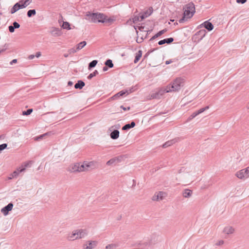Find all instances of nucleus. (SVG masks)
I'll return each mask as SVG.
<instances>
[{
    "label": "nucleus",
    "instance_id": "nucleus-1",
    "mask_svg": "<svg viewBox=\"0 0 249 249\" xmlns=\"http://www.w3.org/2000/svg\"><path fill=\"white\" fill-rule=\"evenodd\" d=\"M185 80L181 77H178L166 87L159 89L153 94V98H159L166 93L176 92L178 91L183 87Z\"/></svg>",
    "mask_w": 249,
    "mask_h": 249
},
{
    "label": "nucleus",
    "instance_id": "nucleus-2",
    "mask_svg": "<svg viewBox=\"0 0 249 249\" xmlns=\"http://www.w3.org/2000/svg\"><path fill=\"white\" fill-rule=\"evenodd\" d=\"M87 234L88 232L86 230L78 229L69 233L67 236V238L69 241H74L84 238Z\"/></svg>",
    "mask_w": 249,
    "mask_h": 249
},
{
    "label": "nucleus",
    "instance_id": "nucleus-3",
    "mask_svg": "<svg viewBox=\"0 0 249 249\" xmlns=\"http://www.w3.org/2000/svg\"><path fill=\"white\" fill-rule=\"evenodd\" d=\"M32 0H20L19 2L16 3L13 7L11 9L10 13L14 14L18 11L20 9H22L26 7L31 2Z\"/></svg>",
    "mask_w": 249,
    "mask_h": 249
},
{
    "label": "nucleus",
    "instance_id": "nucleus-4",
    "mask_svg": "<svg viewBox=\"0 0 249 249\" xmlns=\"http://www.w3.org/2000/svg\"><path fill=\"white\" fill-rule=\"evenodd\" d=\"M195 13V7L194 3L191 2L186 5L184 8L183 18H191Z\"/></svg>",
    "mask_w": 249,
    "mask_h": 249
},
{
    "label": "nucleus",
    "instance_id": "nucleus-5",
    "mask_svg": "<svg viewBox=\"0 0 249 249\" xmlns=\"http://www.w3.org/2000/svg\"><path fill=\"white\" fill-rule=\"evenodd\" d=\"M88 19L92 22H104L105 15L101 13H92L87 15Z\"/></svg>",
    "mask_w": 249,
    "mask_h": 249
},
{
    "label": "nucleus",
    "instance_id": "nucleus-6",
    "mask_svg": "<svg viewBox=\"0 0 249 249\" xmlns=\"http://www.w3.org/2000/svg\"><path fill=\"white\" fill-rule=\"evenodd\" d=\"M31 163V162H26V163L22 164L20 167L18 168L12 174L10 175L9 177H8V178L9 179H11L15 178H17L18 176L19 173L24 171L25 170L26 168L27 167L30 166Z\"/></svg>",
    "mask_w": 249,
    "mask_h": 249
},
{
    "label": "nucleus",
    "instance_id": "nucleus-7",
    "mask_svg": "<svg viewBox=\"0 0 249 249\" xmlns=\"http://www.w3.org/2000/svg\"><path fill=\"white\" fill-rule=\"evenodd\" d=\"M235 176L240 179H245L249 178V166L242 169L235 173Z\"/></svg>",
    "mask_w": 249,
    "mask_h": 249
},
{
    "label": "nucleus",
    "instance_id": "nucleus-8",
    "mask_svg": "<svg viewBox=\"0 0 249 249\" xmlns=\"http://www.w3.org/2000/svg\"><path fill=\"white\" fill-rule=\"evenodd\" d=\"M235 228L230 225H225L222 231V233L226 236H229L234 234L235 232Z\"/></svg>",
    "mask_w": 249,
    "mask_h": 249
},
{
    "label": "nucleus",
    "instance_id": "nucleus-9",
    "mask_svg": "<svg viewBox=\"0 0 249 249\" xmlns=\"http://www.w3.org/2000/svg\"><path fill=\"white\" fill-rule=\"evenodd\" d=\"M167 196L166 192L160 191L156 192L151 198L153 201H160L164 199Z\"/></svg>",
    "mask_w": 249,
    "mask_h": 249
},
{
    "label": "nucleus",
    "instance_id": "nucleus-10",
    "mask_svg": "<svg viewBox=\"0 0 249 249\" xmlns=\"http://www.w3.org/2000/svg\"><path fill=\"white\" fill-rule=\"evenodd\" d=\"M67 170L70 173L80 172L79 162L71 164Z\"/></svg>",
    "mask_w": 249,
    "mask_h": 249
},
{
    "label": "nucleus",
    "instance_id": "nucleus-11",
    "mask_svg": "<svg viewBox=\"0 0 249 249\" xmlns=\"http://www.w3.org/2000/svg\"><path fill=\"white\" fill-rule=\"evenodd\" d=\"M87 172L94 169L97 167V163L95 161H85Z\"/></svg>",
    "mask_w": 249,
    "mask_h": 249
},
{
    "label": "nucleus",
    "instance_id": "nucleus-12",
    "mask_svg": "<svg viewBox=\"0 0 249 249\" xmlns=\"http://www.w3.org/2000/svg\"><path fill=\"white\" fill-rule=\"evenodd\" d=\"M13 207V204L11 203H10L6 206L3 208L1 212L3 213L4 215H6L8 214V212L11 211Z\"/></svg>",
    "mask_w": 249,
    "mask_h": 249
},
{
    "label": "nucleus",
    "instance_id": "nucleus-13",
    "mask_svg": "<svg viewBox=\"0 0 249 249\" xmlns=\"http://www.w3.org/2000/svg\"><path fill=\"white\" fill-rule=\"evenodd\" d=\"M116 20V18L114 16L107 17L105 15V19H104V22L108 25H110L113 23Z\"/></svg>",
    "mask_w": 249,
    "mask_h": 249
},
{
    "label": "nucleus",
    "instance_id": "nucleus-14",
    "mask_svg": "<svg viewBox=\"0 0 249 249\" xmlns=\"http://www.w3.org/2000/svg\"><path fill=\"white\" fill-rule=\"evenodd\" d=\"M209 107H207L205 108H202L198 110L197 111L194 112L193 114H192L189 117L188 120H191L194 118L195 117H196L197 115L199 114L200 113H202L204 112L206 109H208Z\"/></svg>",
    "mask_w": 249,
    "mask_h": 249
},
{
    "label": "nucleus",
    "instance_id": "nucleus-15",
    "mask_svg": "<svg viewBox=\"0 0 249 249\" xmlns=\"http://www.w3.org/2000/svg\"><path fill=\"white\" fill-rule=\"evenodd\" d=\"M202 25H203L206 29H207L208 31H211L213 28V26L212 24V23L208 22V21H205L204 22Z\"/></svg>",
    "mask_w": 249,
    "mask_h": 249
},
{
    "label": "nucleus",
    "instance_id": "nucleus-16",
    "mask_svg": "<svg viewBox=\"0 0 249 249\" xmlns=\"http://www.w3.org/2000/svg\"><path fill=\"white\" fill-rule=\"evenodd\" d=\"M119 134H120L119 131L117 130H114L113 132H112L110 133V136L111 138L112 139H114V140L117 139L119 137Z\"/></svg>",
    "mask_w": 249,
    "mask_h": 249
},
{
    "label": "nucleus",
    "instance_id": "nucleus-17",
    "mask_svg": "<svg viewBox=\"0 0 249 249\" xmlns=\"http://www.w3.org/2000/svg\"><path fill=\"white\" fill-rule=\"evenodd\" d=\"M97 245V242L96 241H89L87 245L86 249H92L95 247H96Z\"/></svg>",
    "mask_w": 249,
    "mask_h": 249
},
{
    "label": "nucleus",
    "instance_id": "nucleus-18",
    "mask_svg": "<svg viewBox=\"0 0 249 249\" xmlns=\"http://www.w3.org/2000/svg\"><path fill=\"white\" fill-rule=\"evenodd\" d=\"M182 195L184 197H189L192 195V191L189 189H185L183 191Z\"/></svg>",
    "mask_w": 249,
    "mask_h": 249
},
{
    "label": "nucleus",
    "instance_id": "nucleus-19",
    "mask_svg": "<svg viewBox=\"0 0 249 249\" xmlns=\"http://www.w3.org/2000/svg\"><path fill=\"white\" fill-rule=\"evenodd\" d=\"M174 39L173 38H169L167 39H164L163 40H161L159 42V45H162L165 43H170L173 41Z\"/></svg>",
    "mask_w": 249,
    "mask_h": 249
},
{
    "label": "nucleus",
    "instance_id": "nucleus-20",
    "mask_svg": "<svg viewBox=\"0 0 249 249\" xmlns=\"http://www.w3.org/2000/svg\"><path fill=\"white\" fill-rule=\"evenodd\" d=\"M86 44L87 42L85 41H83L77 44L76 46V48L78 51L83 49L86 45Z\"/></svg>",
    "mask_w": 249,
    "mask_h": 249
},
{
    "label": "nucleus",
    "instance_id": "nucleus-21",
    "mask_svg": "<svg viewBox=\"0 0 249 249\" xmlns=\"http://www.w3.org/2000/svg\"><path fill=\"white\" fill-rule=\"evenodd\" d=\"M135 126V123L134 122H132L130 124H126L122 127V129L124 130H127L131 128H132Z\"/></svg>",
    "mask_w": 249,
    "mask_h": 249
},
{
    "label": "nucleus",
    "instance_id": "nucleus-22",
    "mask_svg": "<svg viewBox=\"0 0 249 249\" xmlns=\"http://www.w3.org/2000/svg\"><path fill=\"white\" fill-rule=\"evenodd\" d=\"M142 51L140 50L138 51V52L136 53L135 56V58L134 59V62L135 63H137L140 59V58L142 57Z\"/></svg>",
    "mask_w": 249,
    "mask_h": 249
},
{
    "label": "nucleus",
    "instance_id": "nucleus-23",
    "mask_svg": "<svg viewBox=\"0 0 249 249\" xmlns=\"http://www.w3.org/2000/svg\"><path fill=\"white\" fill-rule=\"evenodd\" d=\"M85 165V161L79 162L80 172H87L86 167Z\"/></svg>",
    "mask_w": 249,
    "mask_h": 249
},
{
    "label": "nucleus",
    "instance_id": "nucleus-24",
    "mask_svg": "<svg viewBox=\"0 0 249 249\" xmlns=\"http://www.w3.org/2000/svg\"><path fill=\"white\" fill-rule=\"evenodd\" d=\"M85 86V83L84 82L81 81H79L78 83L75 84L74 85V88L75 89H81Z\"/></svg>",
    "mask_w": 249,
    "mask_h": 249
},
{
    "label": "nucleus",
    "instance_id": "nucleus-25",
    "mask_svg": "<svg viewBox=\"0 0 249 249\" xmlns=\"http://www.w3.org/2000/svg\"><path fill=\"white\" fill-rule=\"evenodd\" d=\"M153 28V26H151L149 28L145 27L144 26H140L139 27V30L142 31L148 32L149 31L152 30Z\"/></svg>",
    "mask_w": 249,
    "mask_h": 249
},
{
    "label": "nucleus",
    "instance_id": "nucleus-26",
    "mask_svg": "<svg viewBox=\"0 0 249 249\" xmlns=\"http://www.w3.org/2000/svg\"><path fill=\"white\" fill-rule=\"evenodd\" d=\"M61 26L63 29H66L68 30L71 29L70 25L69 23L66 21L63 22Z\"/></svg>",
    "mask_w": 249,
    "mask_h": 249
},
{
    "label": "nucleus",
    "instance_id": "nucleus-27",
    "mask_svg": "<svg viewBox=\"0 0 249 249\" xmlns=\"http://www.w3.org/2000/svg\"><path fill=\"white\" fill-rule=\"evenodd\" d=\"M117 160H118L117 159H116V158L111 159L110 160H109L108 161H107V165H108V166L111 165L115 163Z\"/></svg>",
    "mask_w": 249,
    "mask_h": 249
},
{
    "label": "nucleus",
    "instance_id": "nucleus-28",
    "mask_svg": "<svg viewBox=\"0 0 249 249\" xmlns=\"http://www.w3.org/2000/svg\"><path fill=\"white\" fill-rule=\"evenodd\" d=\"M36 14V11L35 10H30L27 12V16L29 17H31L32 16L35 15Z\"/></svg>",
    "mask_w": 249,
    "mask_h": 249
},
{
    "label": "nucleus",
    "instance_id": "nucleus-29",
    "mask_svg": "<svg viewBox=\"0 0 249 249\" xmlns=\"http://www.w3.org/2000/svg\"><path fill=\"white\" fill-rule=\"evenodd\" d=\"M97 63V60H93L92 62H91L89 65V69H90L91 68H93L95 67Z\"/></svg>",
    "mask_w": 249,
    "mask_h": 249
},
{
    "label": "nucleus",
    "instance_id": "nucleus-30",
    "mask_svg": "<svg viewBox=\"0 0 249 249\" xmlns=\"http://www.w3.org/2000/svg\"><path fill=\"white\" fill-rule=\"evenodd\" d=\"M106 66H108L109 68H112L113 67V64L111 60L108 59L105 62Z\"/></svg>",
    "mask_w": 249,
    "mask_h": 249
},
{
    "label": "nucleus",
    "instance_id": "nucleus-31",
    "mask_svg": "<svg viewBox=\"0 0 249 249\" xmlns=\"http://www.w3.org/2000/svg\"><path fill=\"white\" fill-rule=\"evenodd\" d=\"M225 243V242L223 240L220 239L217 241L215 243V245L217 246H221L223 245Z\"/></svg>",
    "mask_w": 249,
    "mask_h": 249
},
{
    "label": "nucleus",
    "instance_id": "nucleus-32",
    "mask_svg": "<svg viewBox=\"0 0 249 249\" xmlns=\"http://www.w3.org/2000/svg\"><path fill=\"white\" fill-rule=\"evenodd\" d=\"M48 135V133H45V134L40 135L39 137H36L35 138V140L38 141L39 140L43 138L44 137H45V136H46Z\"/></svg>",
    "mask_w": 249,
    "mask_h": 249
},
{
    "label": "nucleus",
    "instance_id": "nucleus-33",
    "mask_svg": "<svg viewBox=\"0 0 249 249\" xmlns=\"http://www.w3.org/2000/svg\"><path fill=\"white\" fill-rule=\"evenodd\" d=\"M97 73H98L97 71L95 70L94 72H93L92 73H90L88 76V78L89 79L92 78L93 77L95 76Z\"/></svg>",
    "mask_w": 249,
    "mask_h": 249
},
{
    "label": "nucleus",
    "instance_id": "nucleus-34",
    "mask_svg": "<svg viewBox=\"0 0 249 249\" xmlns=\"http://www.w3.org/2000/svg\"><path fill=\"white\" fill-rule=\"evenodd\" d=\"M33 111L32 109H29L26 111H23L22 112V114L23 115H30L32 112Z\"/></svg>",
    "mask_w": 249,
    "mask_h": 249
},
{
    "label": "nucleus",
    "instance_id": "nucleus-35",
    "mask_svg": "<svg viewBox=\"0 0 249 249\" xmlns=\"http://www.w3.org/2000/svg\"><path fill=\"white\" fill-rule=\"evenodd\" d=\"M78 50L76 48H72L69 50V53L70 54L74 53L77 52Z\"/></svg>",
    "mask_w": 249,
    "mask_h": 249
},
{
    "label": "nucleus",
    "instance_id": "nucleus-36",
    "mask_svg": "<svg viewBox=\"0 0 249 249\" xmlns=\"http://www.w3.org/2000/svg\"><path fill=\"white\" fill-rule=\"evenodd\" d=\"M166 31H167L166 29H163V30L160 31L159 33H158L157 34V35H156V36L157 37L159 36H161V35H162L163 34L165 33Z\"/></svg>",
    "mask_w": 249,
    "mask_h": 249
},
{
    "label": "nucleus",
    "instance_id": "nucleus-37",
    "mask_svg": "<svg viewBox=\"0 0 249 249\" xmlns=\"http://www.w3.org/2000/svg\"><path fill=\"white\" fill-rule=\"evenodd\" d=\"M125 93V92L123 91H121L120 92H119V93H118L117 94H116L114 97L116 98V97H119L120 96H123V95H124V94Z\"/></svg>",
    "mask_w": 249,
    "mask_h": 249
},
{
    "label": "nucleus",
    "instance_id": "nucleus-38",
    "mask_svg": "<svg viewBox=\"0 0 249 249\" xmlns=\"http://www.w3.org/2000/svg\"><path fill=\"white\" fill-rule=\"evenodd\" d=\"M14 28H19L20 27V25L17 22H14L13 23V26Z\"/></svg>",
    "mask_w": 249,
    "mask_h": 249
},
{
    "label": "nucleus",
    "instance_id": "nucleus-39",
    "mask_svg": "<svg viewBox=\"0 0 249 249\" xmlns=\"http://www.w3.org/2000/svg\"><path fill=\"white\" fill-rule=\"evenodd\" d=\"M54 31H57V33H55L56 35L57 36H59L60 35V31L57 28H54L53 32H54Z\"/></svg>",
    "mask_w": 249,
    "mask_h": 249
},
{
    "label": "nucleus",
    "instance_id": "nucleus-40",
    "mask_svg": "<svg viewBox=\"0 0 249 249\" xmlns=\"http://www.w3.org/2000/svg\"><path fill=\"white\" fill-rule=\"evenodd\" d=\"M7 147V144L4 143L0 145V151L5 149Z\"/></svg>",
    "mask_w": 249,
    "mask_h": 249
},
{
    "label": "nucleus",
    "instance_id": "nucleus-41",
    "mask_svg": "<svg viewBox=\"0 0 249 249\" xmlns=\"http://www.w3.org/2000/svg\"><path fill=\"white\" fill-rule=\"evenodd\" d=\"M9 32L11 33H13L15 31V28L13 26H10L8 27Z\"/></svg>",
    "mask_w": 249,
    "mask_h": 249
},
{
    "label": "nucleus",
    "instance_id": "nucleus-42",
    "mask_svg": "<svg viewBox=\"0 0 249 249\" xmlns=\"http://www.w3.org/2000/svg\"><path fill=\"white\" fill-rule=\"evenodd\" d=\"M115 246L113 244L111 245H108L106 246L107 249H112Z\"/></svg>",
    "mask_w": 249,
    "mask_h": 249
},
{
    "label": "nucleus",
    "instance_id": "nucleus-43",
    "mask_svg": "<svg viewBox=\"0 0 249 249\" xmlns=\"http://www.w3.org/2000/svg\"><path fill=\"white\" fill-rule=\"evenodd\" d=\"M247 0H236V2L238 3H244L246 2Z\"/></svg>",
    "mask_w": 249,
    "mask_h": 249
},
{
    "label": "nucleus",
    "instance_id": "nucleus-44",
    "mask_svg": "<svg viewBox=\"0 0 249 249\" xmlns=\"http://www.w3.org/2000/svg\"><path fill=\"white\" fill-rule=\"evenodd\" d=\"M34 57H35V55H33V54H31V55H29L28 58L29 59L31 60V59H34Z\"/></svg>",
    "mask_w": 249,
    "mask_h": 249
},
{
    "label": "nucleus",
    "instance_id": "nucleus-45",
    "mask_svg": "<svg viewBox=\"0 0 249 249\" xmlns=\"http://www.w3.org/2000/svg\"><path fill=\"white\" fill-rule=\"evenodd\" d=\"M121 107L124 110V111H125V110H129L130 109V107H128L127 108H125L123 106H122Z\"/></svg>",
    "mask_w": 249,
    "mask_h": 249
},
{
    "label": "nucleus",
    "instance_id": "nucleus-46",
    "mask_svg": "<svg viewBox=\"0 0 249 249\" xmlns=\"http://www.w3.org/2000/svg\"><path fill=\"white\" fill-rule=\"evenodd\" d=\"M40 56H41V53H40V52H37V53H36V57H37V58H38V57H40Z\"/></svg>",
    "mask_w": 249,
    "mask_h": 249
},
{
    "label": "nucleus",
    "instance_id": "nucleus-47",
    "mask_svg": "<svg viewBox=\"0 0 249 249\" xmlns=\"http://www.w3.org/2000/svg\"><path fill=\"white\" fill-rule=\"evenodd\" d=\"M17 60L15 59H13L11 62H10V64L12 65L13 63H17Z\"/></svg>",
    "mask_w": 249,
    "mask_h": 249
},
{
    "label": "nucleus",
    "instance_id": "nucleus-48",
    "mask_svg": "<svg viewBox=\"0 0 249 249\" xmlns=\"http://www.w3.org/2000/svg\"><path fill=\"white\" fill-rule=\"evenodd\" d=\"M103 71H105L107 70V67H104L103 69Z\"/></svg>",
    "mask_w": 249,
    "mask_h": 249
},
{
    "label": "nucleus",
    "instance_id": "nucleus-49",
    "mask_svg": "<svg viewBox=\"0 0 249 249\" xmlns=\"http://www.w3.org/2000/svg\"><path fill=\"white\" fill-rule=\"evenodd\" d=\"M68 84H69V85H71L72 83L71 82H69Z\"/></svg>",
    "mask_w": 249,
    "mask_h": 249
},
{
    "label": "nucleus",
    "instance_id": "nucleus-50",
    "mask_svg": "<svg viewBox=\"0 0 249 249\" xmlns=\"http://www.w3.org/2000/svg\"><path fill=\"white\" fill-rule=\"evenodd\" d=\"M141 18H142V19L144 18H143V16H142V17H141Z\"/></svg>",
    "mask_w": 249,
    "mask_h": 249
},
{
    "label": "nucleus",
    "instance_id": "nucleus-51",
    "mask_svg": "<svg viewBox=\"0 0 249 249\" xmlns=\"http://www.w3.org/2000/svg\"><path fill=\"white\" fill-rule=\"evenodd\" d=\"M67 56H68L67 54L65 55V57H67Z\"/></svg>",
    "mask_w": 249,
    "mask_h": 249
},
{
    "label": "nucleus",
    "instance_id": "nucleus-52",
    "mask_svg": "<svg viewBox=\"0 0 249 249\" xmlns=\"http://www.w3.org/2000/svg\"><path fill=\"white\" fill-rule=\"evenodd\" d=\"M2 50H0V53L2 52Z\"/></svg>",
    "mask_w": 249,
    "mask_h": 249
}]
</instances>
